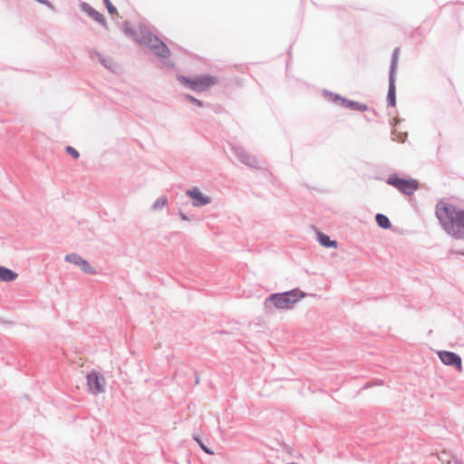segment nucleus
<instances>
[{
  "instance_id": "obj_21",
  "label": "nucleus",
  "mask_w": 464,
  "mask_h": 464,
  "mask_svg": "<svg viewBox=\"0 0 464 464\" xmlns=\"http://www.w3.org/2000/svg\"><path fill=\"white\" fill-rule=\"evenodd\" d=\"M121 30L126 35H130V36L135 35V32H134L133 28L131 27L130 22H128V21H126L122 24Z\"/></svg>"
},
{
  "instance_id": "obj_18",
  "label": "nucleus",
  "mask_w": 464,
  "mask_h": 464,
  "mask_svg": "<svg viewBox=\"0 0 464 464\" xmlns=\"http://www.w3.org/2000/svg\"><path fill=\"white\" fill-rule=\"evenodd\" d=\"M64 260L68 263L73 264L77 266L81 264V261L82 260V257L76 254V253H71L65 256Z\"/></svg>"
},
{
  "instance_id": "obj_20",
  "label": "nucleus",
  "mask_w": 464,
  "mask_h": 464,
  "mask_svg": "<svg viewBox=\"0 0 464 464\" xmlns=\"http://www.w3.org/2000/svg\"><path fill=\"white\" fill-rule=\"evenodd\" d=\"M193 439H194V440H196L198 442V444L199 445V447L201 448V450L204 452H206L208 455L214 454V452L208 447H207L205 445V443L202 441V440L200 439V437L198 435L194 434Z\"/></svg>"
},
{
  "instance_id": "obj_6",
  "label": "nucleus",
  "mask_w": 464,
  "mask_h": 464,
  "mask_svg": "<svg viewBox=\"0 0 464 464\" xmlns=\"http://www.w3.org/2000/svg\"><path fill=\"white\" fill-rule=\"evenodd\" d=\"M386 182L407 196L412 195L419 188V183L416 179H405L395 174L390 175Z\"/></svg>"
},
{
  "instance_id": "obj_2",
  "label": "nucleus",
  "mask_w": 464,
  "mask_h": 464,
  "mask_svg": "<svg viewBox=\"0 0 464 464\" xmlns=\"http://www.w3.org/2000/svg\"><path fill=\"white\" fill-rule=\"evenodd\" d=\"M304 294L295 288L283 293L270 295L265 301V306H274L277 309H291Z\"/></svg>"
},
{
  "instance_id": "obj_8",
  "label": "nucleus",
  "mask_w": 464,
  "mask_h": 464,
  "mask_svg": "<svg viewBox=\"0 0 464 464\" xmlns=\"http://www.w3.org/2000/svg\"><path fill=\"white\" fill-rule=\"evenodd\" d=\"M325 96H329L330 99L334 102H342V103L347 108L359 111H366L368 110V106L364 103H360L358 102L351 101L346 98L342 97L337 93H334L328 91H324Z\"/></svg>"
},
{
  "instance_id": "obj_15",
  "label": "nucleus",
  "mask_w": 464,
  "mask_h": 464,
  "mask_svg": "<svg viewBox=\"0 0 464 464\" xmlns=\"http://www.w3.org/2000/svg\"><path fill=\"white\" fill-rule=\"evenodd\" d=\"M318 241L324 247H337V242L334 240H331L330 237L321 232H318Z\"/></svg>"
},
{
  "instance_id": "obj_16",
  "label": "nucleus",
  "mask_w": 464,
  "mask_h": 464,
  "mask_svg": "<svg viewBox=\"0 0 464 464\" xmlns=\"http://www.w3.org/2000/svg\"><path fill=\"white\" fill-rule=\"evenodd\" d=\"M375 220L378 226L382 228L388 229L392 227V223L387 216L382 213H378L375 216Z\"/></svg>"
},
{
  "instance_id": "obj_26",
  "label": "nucleus",
  "mask_w": 464,
  "mask_h": 464,
  "mask_svg": "<svg viewBox=\"0 0 464 464\" xmlns=\"http://www.w3.org/2000/svg\"><path fill=\"white\" fill-rule=\"evenodd\" d=\"M179 217L181 218L182 220H188V219L187 215L182 213V212H179Z\"/></svg>"
},
{
  "instance_id": "obj_29",
  "label": "nucleus",
  "mask_w": 464,
  "mask_h": 464,
  "mask_svg": "<svg viewBox=\"0 0 464 464\" xmlns=\"http://www.w3.org/2000/svg\"><path fill=\"white\" fill-rule=\"evenodd\" d=\"M460 254L464 256V251H463V252H461Z\"/></svg>"
},
{
  "instance_id": "obj_23",
  "label": "nucleus",
  "mask_w": 464,
  "mask_h": 464,
  "mask_svg": "<svg viewBox=\"0 0 464 464\" xmlns=\"http://www.w3.org/2000/svg\"><path fill=\"white\" fill-rule=\"evenodd\" d=\"M106 8L111 14H117V8L111 4L110 0H102Z\"/></svg>"
},
{
  "instance_id": "obj_7",
  "label": "nucleus",
  "mask_w": 464,
  "mask_h": 464,
  "mask_svg": "<svg viewBox=\"0 0 464 464\" xmlns=\"http://www.w3.org/2000/svg\"><path fill=\"white\" fill-rule=\"evenodd\" d=\"M88 390L91 393L96 395L104 392L105 381L97 372H91L86 376Z\"/></svg>"
},
{
  "instance_id": "obj_12",
  "label": "nucleus",
  "mask_w": 464,
  "mask_h": 464,
  "mask_svg": "<svg viewBox=\"0 0 464 464\" xmlns=\"http://www.w3.org/2000/svg\"><path fill=\"white\" fill-rule=\"evenodd\" d=\"M438 355L444 364L454 366L458 369L461 368V358L457 353L448 351H440L438 353Z\"/></svg>"
},
{
  "instance_id": "obj_22",
  "label": "nucleus",
  "mask_w": 464,
  "mask_h": 464,
  "mask_svg": "<svg viewBox=\"0 0 464 464\" xmlns=\"http://www.w3.org/2000/svg\"><path fill=\"white\" fill-rule=\"evenodd\" d=\"M184 97L186 100L189 101L193 105H195L197 107L203 106V102L201 101L198 100L197 98H195L189 94H186Z\"/></svg>"
},
{
  "instance_id": "obj_25",
  "label": "nucleus",
  "mask_w": 464,
  "mask_h": 464,
  "mask_svg": "<svg viewBox=\"0 0 464 464\" xmlns=\"http://www.w3.org/2000/svg\"><path fill=\"white\" fill-rule=\"evenodd\" d=\"M447 464H464V462L458 459H453L452 460L448 461Z\"/></svg>"
},
{
  "instance_id": "obj_19",
  "label": "nucleus",
  "mask_w": 464,
  "mask_h": 464,
  "mask_svg": "<svg viewBox=\"0 0 464 464\" xmlns=\"http://www.w3.org/2000/svg\"><path fill=\"white\" fill-rule=\"evenodd\" d=\"M168 202V199L165 196L158 198L153 203L151 208L152 210L161 209Z\"/></svg>"
},
{
  "instance_id": "obj_11",
  "label": "nucleus",
  "mask_w": 464,
  "mask_h": 464,
  "mask_svg": "<svg viewBox=\"0 0 464 464\" xmlns=\"http://www.w3.org/2000/svg\"><path fill=\"white\" fill-rule=\"evenodd\" d=\"M80 8L82 12L86 13L90 17H92L94 21L98 22L100 24H102L104 28H108V24L106 22L105 17L103 14L96 11L92 6H91L86 2H82L80 4Z\"/></svg>"
},
{
  "instance_id": "obj_10",
  "label": "nucleus",
  "mask_w": 464,
  "mask_h": 464,
  "mask_svg": "<svg viewBox=\"0 0 464 464\" xmlns=\"http://www.w3.org/2000/svg\"><path fill=\"white\" fill-rule=\"evenodd\" d=\"M187 196L193 199V206L199 208L206 206L211 202V198L204 195L198 188L194 187L191 189L187 190Z\"/></svg>"
},
{
  "instance_id": "obj_28",
  "label": "nucleus",
  "mask_w": 464,
  "mask_h": 464,
  "mask_svg": "<svg viewBox=\"0 0 464 464\" xmlns=\"http://www.w3.org/2000/svg\"><path fill=\"white\" fill-rule=\"evenodd\" d=\"M195 382H196V384H198L199 382L198 377H196Z\"/></svg>"
},
{
  "instance_id": "obj_3",
  "label": "nucleus",
  "mask_w": 464,
  "mask_h": 464,
  "mask_svg": "<svg viewBox=\"0 0 464 464\" xmlns=\"http://www.w3.org/2000/svg\"><path fill=\"white\" fill-rule=\"evenodd\" d=\"M137 38L141 44L149 47L157 56L161 58H168L169 56V47L154 35L146 25H140V34Z\"/></svg>"
},
{
  "instance_id": "obj_4",
  "label": "nucleus",
  "mask_w": 464,
  "mask_h": 464,
  "mask_svg": "<svg viewBox=\"0 0 464 464\" xmlns=\"http://www.w3.org/2000/svg\"><path fill=\"white\" fill-rule=\"evenodd\" d=\"M179 79L183 84L195 92L207 91L208 88L218 82L216 77L209 74H204L195 78L180 76Z\"/></svg>"
},
{
  "instance_id": "obj_27",
  "label": "nucleus",
  "mask_w": 464,
  "mask_h": 464,
  "mask_svg": "<svg viewBox=\"0 0 464 464\" xmlns=\"http://www.w3.org/2000/svg\"><path fill=\"white\" fill-rule=\"evenodd\" d=\"M164 63L166 64V66H169V67H172L173 66V63H170L169 61L164 62Z\"/></svg>"
},
{
  "instance_id": "obj_1",
  "label": "nucleus",
  "mask_w": 464,
  "mask_h": 464,
  "mask_svg": "<svg viewBox=\"0 0 464 464\" xmlns=\"http://www.w3.org/2000/svg\"><path fill=\"white\" fill-rule=\"evenodd\" d=\"M435 216L448 235L454 239L464 238V209L440 200L435 207Z\"/></svg>"
},
{
  "instance_id": "obj_5",
  "label": "nucleus",
  "mask_w": 464,
  "mask_h": 464,
  "mask_svg": "<svg viewBox=\"0 0 464 464\" xmlns=\"http://www.w3.org/2000/svg\"><path fill=\"white\" fill-rule=\"evenodd\" d=\"M399 47H396L392 54L390 72H389V89L387 93L388 106L393 107L396 104V87H395V73L399 59Z\"/></svg>"
},
{
  "instance_id": "obj_14",
  "label": "nucleus",
  "mask_w": 464,
  "mask_h": 464,
  "mask_svg": "<svg viewBox=\"0 0 464 464\" xmlns=\"http://www.w3.org/2000/svg\"><path fill=\"white\" fill-rule=\"evenodd\" d=\"M18 275L13 270L0 266V279L4 282H12L17 278Z\"/></svg>"
},
{
  "instance_id": "obj_13",
  "label": "nucleus",
  "mask_w": 464,
  "mask_h": 464,
  "mask_svg": "<svg viewBox=\"0 0 464 464\" xmlns=\"http://www.w3.org/2000/svg\"><path fill=\"white\" fill-rule=\"evenodd\" d=\"M92 59H98L99 62L107 69L113 70L114 63L111 58L103 57L100 53L96 51L91 52Z\"/></svg>"
},
{
  "instance_id": "obj_17",
  "label": "nucleus",
  "mask_w": 464,
  "mask_h": 464,
  "mask_svg": "<svg viewBox=\"0 0 464 464\" xmlns=\"http://www.w3.org/2000/svg\"><path fill=\"white\" fill-rule=\"evenodd\" d=\"M79 267L81 268V270L88 275H95L97 272H96V269L94 267H92L90 263L82 258V260L81 261V264L79 265Z\"/></svg>"
},
{
  "instance_id": "obj_24",
  "label": "nucleus",
  "mask_w": 464,
  "mask_h": 464,
  "mask_svg": "<svg viewBox=\"0 0 464 464\" xmlns=\"http://www.w3.org/2000/svg\"><path fill=\"white\" fill-rule=\"evenodd\" d=\"M66 152L70 154L73 159H78L80 154L79 152L72 146H67L65 149Z\"/></svg>"
},
{
  "instance_id": "obj_9",
  "label": "nucleus",
  "mask_w": 464,
  "mask_h": 464,
  "mask_svg": "<svg viewBox=\"0 0 464 464\" xmlns=\"http://www.w3.org/2000/svg\"><path fill=\"white\" fill-rule=\"evenodd\" d=\"M235 156L239 161L250 168H257L258 160L255 156L248 154L243 148L234 146L232 148Z\"/></svg>"
}]
</instances>
